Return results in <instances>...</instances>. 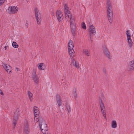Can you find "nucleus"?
<instances>
[{
  "instance_id": "1",
  "label": "nucleus",
  "mask_w": 134,
  "mask_h": 134,
  "mask_svg": "<svg viewBox=\"0 0 134 134\" xmlns=\"http://www.w3.org/2000/svg\"><path fill=\"white\" fill-rule=\"evenodd\" d=\"M65 13V19L66 22L69 23L70 20V25L71 29L72 30H74L76 28L75 21L74 18H72L70 12L69 10L68 6L65 4L64 6Z\"/></svg>"
},
{
  "instance_id": "2",
  "label": "nucleus",
  "mask_w": 134,
  "mask_h": 134,
  "mask_svg": "<svg viewBox=\"0 0 134 134\" xmlns=\"http://www.w3.org/2000/svg\"><path fill=\"white\" fill-rule=\"evenodd\" d=\"M106 8L108 20L110 23H111L112 22L113 14L112 7L110 1L107 2Z\"/></svg>"
},
{
  "instance_id": "3",
  "label": "nucleus",
  "mask_w": 134,
  "mask_h": 134,
  "mask_svg": "<svg viewBox=\"0 0 134 134\" xmlns=\"http://www.w3.org/2000/svg\"><path fill=\"white\" fill-rule=\"evenodd\" d=\"M38 121L39 122V126L43 134H48V129L47 125L43 119L40 118Z\"/></svg>"
},
{
  "instance_id": "4",
  "label": "nucleus",
  "mask_w": 134,
  "mask_h": 134,
  "mask_svg": "<svg viewBox=\"0 0 134 134\" xmlns=\"http://www.w3.org/2000/svg\"><path fill=\"white\" fill-rule=\"evenodd\" d=\"M74 47V44L72 41L71 40H69L68 43V50L69 55L72 57H73L75 56Z\"/></svg>"
},
{
  "instance_id": "5",
  "label": "nucleus",
  "mask_w": 134,
  "mask_h": 134,
  "mask_svg": "<svg viewBox=\"0 0 134 134\" xmlns=\"http://www.w3.org/2000/svg\"><path fill=\"white\" fill-rule=\"evenodd\" d=\"M127 36V42L129 47L131 48L132 47L133 43V40L131 39V35L129 30H127L126 32Z\"/></svg>"
},
{
  "instance_id": "6",
  "label": "nucleus",
  "mask_w": 134,
  "mask_h": 134,
  "mask_svg": "<svg viewBox=\"0 0 134 134\" xmlns=\"http://www.w3.org/2000/svg\"><path fill=\"white\" fill-rule=\"evenodd\" d=\"M35 16L36 19L38 24H40L41 21V14L38 9L37 8L34 9Z\"/></svg>"
},
{
  "instance_id": "7",
  "label": "nucleus",
  "mask_w": 134,
  "mask_h": 134,
  "mask_svg": "<svg viewBox=\"0 0 134 134\" xmlns=\"http://www.w3.org/2000/svg\"><path fill=\"white\" fill-rule=\"evenodd\" d=\"M18 9V8L16 7L10 6L8 8L7 12L9 14H14L17 13Z\"/></svg>"
},
{
  "instance_id": "8",
  "label": "nucleus",
  "mask_w": 134,
  "mask_h": 134,
  "mask_svg": "<svg viewBox=\"0 0 134 134\" xmlns=\"http://www.w3.org/2000/svg\"><path fill=\"white\" fill-rule=\"evenodd\" d=\"M33 111L35 115L34 120L36 122L39 121L40 118H38V116L39 114V111L38 108L36 107H34Z\"/></svg>"
},
{
  "instance_id": "9",
  "label": "nucleus",
  "mask_w": 134,
  "mask_h": 134,
  "mask_svg": "<svg viewBox=\"0 0 134 134\" xmlns=\"http://www.w3.org/2000/svg\"><path fill=\"white\" fill-rule=\"evenodd\" d=\"M100 106V109L102 113L104 118L106 119V115L105 113V109L104 103L101 100L99 102Z\"/></svg>"
},
{
  "instance_id": "10",
  "label": "nucleus",
  "mask_w": 134,
  "mask_h": 134,
  "mask_svg": "<svg viewBox=\"0 0 134 134\" xmlns=\"http://www.w3.org/2000/svg\"><path fill=\"white\" fill-rule=\"evenodd\" d=\"M88 31L89 34L90 35V38H91L92 35L95 34V28L92 25H89L88 28Z\"/></svg>"
},
{
  "instance_id": "11",
  "label": "nucleus",
  "mask_w": 134,
  "mask_h": 134,
  "mask_svg": "<svg viewBox=\"0 0 134 134\" xmlns=\"http://www.w3.org/2000/svg\"><path fill=\"white\" fill-rule=\"evenodd\" d=\"M71 61L72 65L74 66L77 69H79L80 68L79 64L77 60L72 58H71Z\"/></svg>"
},
{
  "instance_id": "12",
  "label": "nucleus",
  "mask_w": 134,
  "mask_h": 134,
  "mask_svg": "<svg viewBox=\"0 0 134 134\" xmlns=\"http://www.w3.org/2000/svg\"><path fill=\"white\" fill-rule=\"evenodd\" d=\"M3 66L5 70L9 74H10L12 70V67L10 65L7 64H3Z\"/></svg>"
},
{
  "instance_id": "13",
  "label": "nucleus",
  "mask_w": 134,
  "mask_h": 134,
  "mask_svg": "<svg viewBox=\"0 0 134 134\" xmlns=\"http://www.w3.org/2000/svg\"><path fill=\"white\" fill-rule=\"evenodd\" d=\"M63 104L65 105V110L69 113H70L71 111V108L69 105V103L67 101H63Z\"/></svg>"
},
{
  "instance_id": "14",
  "label": "nucleus",
  "mask_w": 134,
  "mask_h": 134,
  "mask_svg": "<svg viewBox=\"0 0 134 134\" xmlns=\"http://www.w3.org/2000/svg\"><path fill=\"white\" fill-rule=\"evenodd\" d=\"M25 127L24 129V132L26 134H28L30 132V129L28 126V122L26 121L24 123Z\"/></svg>"
},
{
  "instance_id": "15",
  "label": "nucleus",
  "mask_w": 134,
  "mask_h": 134,
  "mask_svg": "<svg viewBox=\"0 0 134 134\" xmlns=\"http://www.w3.org/2000/svg\"><path fill=\"white\" fill-rule=\"evenodd\" d=\"M63 14L59 10L57 11L56 13V16L59 22H61L62 20V18Z\"/></svg>"
},
{
  "instance_id": "16",
  "label": "nucleus",
  "mask_w": 134,
  "mask_h": 134,
  "mask_svg": "<svg viewBox=\"0 0 134 134\" xmlns=\"http://www.w3.org/2000/svg\"><path fill=\"white\" fill-rule=\"evenodd\" d=\"M128 69L129 70H133L134 71V61H130L129 62Z\"/></svg>"
},
{
  "instance_id": "17",
  "label": "nucleus",
  "mask_w": 134,
  "mask_h": 134,
  "mask_svg": "<svg viewBox=\"0 0 134 134\" xmlns=\"http://www.w3.org/2000/svg\"><path fill=\"white\" fill-rule=\"evenodd\" d=\"M32 78L34 82L36 84H38L39 81V79L38 77L34 73L32 75Z\"/></svg>"
},
{
  "instance_id": "18",
  "label": "nucleus",
  "mask_w": 134,
  "mask_h": 134,
  "mask_svg": "<svg viewBox=\"0 0 134 134\" xmlns=\"http://www.w3.org/2000/svg\"><path fill=\"white\" fill-rule=\"evenodd\" d=\"M38 68L41 70H43L45 69V65L43 63H40L37 65Z\"/></svg>"
},
{
  "instance_id": "19",
  "label": "nucleus",
  "mask_w": 134,
  "mask_h": 134,
  "mask_svg": "<svg viewBox=\"0 0 134 134\" xmlns=\"http://www.w3.org/2000/svg\"><path fill=\"white\" fill-rule=\"evenodd\" d=\"M111 127L113 129H115L117 127V124L116 121L115 120H112L111 123Z\"/></svg>"
},
{
  "instance_id": "20",
  "label": "nucleus",
  "mask_w": 134,
  "mask_h": 134,
  "mask_svg": "<svg viewBox=\"0 0 134 134\" xmlns=\"http://www.w3.org/2000/svg\"><path fill=\"white\" fill-rule=\"evenodd\" d=\"M103 51L105 55L107 56L108 58H110V55L109 52L106 48H104L103 49Z\"/></svg>"
},
{
  "instance_id": "21",
  "label": "nucleus",
  "mask_w": 134,
  "mask_h": 134,
  "mask_svg": "<svg viewBox=\"0 0 134 134\" xmlns=\"http://www.w3.org/2000/svg\"><path fill=\"white\" fill-rule=\"evenodd\" d=\"M57 98L56 99L57 103L58 106L59 107H60L62 105V103L61 102V100L59 96L58 95L57 96Z\"/></svg>"
},
{
  "instance_id": "22",
  "label": "nucleus",
  "mask_w": 134,
  "mask_h": 134,
  "mask_svg": "<svg viewBox=\"0 0 134 134\" xmlns=\"http://www.w3.org/2000/svg\"><path fill=\"white\" fill-rule=\"evenodd\" d=\"M28 93L30 100V101H32L33 99L32 94L30 91H28Z\"/></svg>"
},
{
  "instance_id": "23",
  "label": "nucleus",
  "mask_w": 134,
  "mask_h": 134,
  "mask_svg": "<svg viewBox=\"0 0 134 134\" xmlns=\"http://www.w3.org/2000/svg\"><path fill=\"white\" fill-rule=\"evenodd\" d=\"M84 53L87 56H89L90 55L89 51L87 49H84L83 50Z\"/></svg>"
},
{
  "instance_id": "24",
  "label": "nucleus",
  "mask_w": 134,
  "mask_h": 134,
  "mask_svg": "<svg viewBox=\"0 0 134 134\" xmlns=\"http://www.w3.org/2000/svg\"><path fill=\"white\" fill-rule=\"evenodd\" d=\"M18 114H17V118H16V119H15V118H14L13 120V127H15V125H16V121L17 120V118H18Z\"/></svg>"
},
{
  "instance_id": "25",
  "label": "nucleus",
  "mask_w": 134,
  "mask_h": 134,
  "mask_svg": "<svg viewBox=\"0 0 134 134\" xmlns=\"http://www.w3.org/2000/svg\"><path fill=\"white\" fill-rule=\"evenodd\" d=\"M12 46L14 48H17L19 46L17 43L15 42H13L12 43Z\"/></svg>"
},
{
  "instance_id": "26",
  "label": "nucleus",
  "mask_w": 134,
  "mask_h": 134,
  "mask_svg": "<svg viewBox=\"0 0 134 134\" xmlns=\"http://www.w3.org/2000/svg\"><path fill=\"white\" fill-rule=\"evenodd\" d=\"M82 28L84 29H86V26L85 23L84 22L82 23Z\"/></svg>"
},
{
  "instance_id": "27",
  "label": "nucleus",
  "mask_w": 134,
  "mask_h": 134,
  "mask_svg": "<svg viewBox=\"0 0 134 134\" xmlns=\"http://www.w3.org/2000/svg\"><path fill=\"white\" fill-rule=\"evenodd\" d=\"M5 0H0V6L1 5L5 2Z\"/></svg>"
},
{
  "instance_id": "28",
  "label": "nucleus",
  "mask_w": 134,
  "mask_h": 134,
  "mask_svg": "<svg viewBox=\"0 0 134 134\" xmlns=\"http://www.w3.org/2000/svg\"><path fill=\"white\" fill-rule=\"evenodd\" d=\"M77 94L76 92H75L74 94V97L75 98H77Z\"/></svg>"
},
{
  "instance_id": "29",
  "label": "nucleus",
  "mask_w": 134,
  "mask_h": 134,
  "mask_svg": "<svg viewBox=\"0 0 134 134\" xmlns=\"http://www.w3.org/2000/svg\"><path fill=\"white\" fill-rule=\"evenodd\" d=\"M0 94L2 95H3V93L2 90H0Z\"/></svg>"
},
{
  "instance_id": "30",
  "label": "nucleus",
  "mask_w": 134,
  "mask_h": 134,
  "mask_svg": "<svg viewBox=\"0 0 134 134\" xmlns=\"http://www.w3.org/2000/svg\"><path fill=\"white\" fill-rule=\"evenodd\" d=\"M16 69L17 71H20V69L17 68H16Z\"/></svg>"
},
{
  "instance_id": "31",
  "label": "nucleus",
  "mask_w": 134,
  "mask_h": 134,
  "mask_svg": "<svg viewBox=\"0 0 134 134\" xmlns=\"http://www.w3.org/2000/svg\"><path fill=\"white\" fill-rule=\"evenodd\" d=\"M7 48H8V46H6L4 47V49L5 50H6L7 49Z\"/></svg>"
},
{
  "instance_id": "32",
  "label": "nucleus",
  "mask_w": 134,
  "mask_h": 134,
  "mask_svg": "<svg viewBox=\"0 0 134 134\" xmlns=\"http://www.w3.org/2000/svg\"><path fill=\"white\" fill-rule=\"evenodd\" d=\"M27 24V23H26V24Z\"/></svg>"
}]
</instances>
